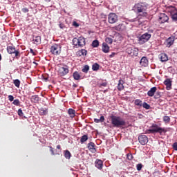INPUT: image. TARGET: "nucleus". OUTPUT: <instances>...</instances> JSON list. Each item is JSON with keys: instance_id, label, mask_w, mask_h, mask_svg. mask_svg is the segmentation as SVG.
I'll return each instance as SVG.
<instances>
[{"instance_id": "obj_1", "label": "nucleus", "mask_w": 177, "mask_h": 177, "mask_svg": "<svg viewBox=\"0 0 177 177\" xmlns=\"http://www.w3.org/2000/svg\"><path fill=\"white\" fill-rule=\"evenodd\" d=\"M110 118L111 122L115 128H122V127L127 125V122L120 116L112 115Z\"/></svg>"}, {"instance_id": "obj_2", "label": "nucleus", "mask_w": 177, "mask_h": 177, "mask_svg": "<svg viewBox=\"0 0 177 177\" xmlns=\"http://www.w3.org/2000/svg\"><path fill=\"white\" fill-rule=\"evenodd\" d=\"M133 10L136 13H142V16L146 17L147 16V3H138L133 6Z\"/></svg>"}, {"instance_id": "obj_3", "label": "nucleus", "mask_w": 177, "mask_h": 177, "mask_svg": "<svg viewBox=\"0 0 177 177\" xmlns=\"http://www.w3.org/2000/svg\"><path fill=\"white\" fill-rule=\"evenodd\" d=\"M151 128L152 129L146 131V133H159L160 135H165L167 132L165 128L160 127L156 124H153Z\"/></svg>"}, {"instance_id": "obj_4", "label": "nucleus", "mask_w": 177, "mask_h": 177, "mask_svg": "<svg viewBox=\"0 0 177 177\" xmlns=\"http://www.w3.org/2000/svg\"><path fill=\"white\" fill-rule=\"evenodd\" d=\"M73 44L77 48L85 46V38H84V37H80L78 38L74 37L73 39Z\"/></svg>"}, {"instance_id": "obj_5", "label": "nucleus", "mask_w": 177, "mask_h": 177, "mask_svg": "<svg viewBox=\"0 0 177 177\" xmlns=\"http://www.w3.org/2000/svg\"><path fill=\"white\" fill-rule=\"evenodd\" d=\"M7 52L9 55H15L16 59H20V51L19 50H16V47H15V46H8Z\"/></svg>"}, {"instance_id": "obj_6", "label": "nucleus", "mask_w": 177, "mask_h": 177, "mask_svg": "<svg viewBox=\"0 0 177 177\" xmlns=\"http://www.w3.org/2000/svg\"><path fill=\"white\" fill-rule=\"evenodd\" d=\"M126 53H128L132 57H136L139 55V48H136L133 46H129L126 49Z\"/></svg>"}, {"instance_id": "obj_7", "label": "nucleus", "mask_w": 177, "mask_h": 177, "mask_svg": "<svg viewBox=\"0 0 177 177\" xmlns=\"http://www.w3.org/2000/svg\"><path fill=\"white\" fill-rule=\"evenodd\" d=\"M50 52L55 56H58L62 53V46H60V44H55L50 47Z\"/></svg>"}, {"instance_id": "obj_8", "label": "nucleus", "mask_w": 177, "mask_h": 177, "mask_svg": "<svg viewBox=\"0 0 177 177\" xmlns=\"http://www.w3.org/2000/svg\"><path fill=\"white\" fill-rule=\"evenodd\" d=\"M58 73L61 77H64V75H67L69 73L68 66L66 65H59L58 68Z\"/></svg>"}, {"instance_id": "obj_9", "label": "nucleus", "mask_w": 177, "mask_h": 177, "mask_svg": "<svg viewBox=\"0 0 177 177\" xmlns=\"http://www.w3.org/2000/svg\"><path fill=\"white\" fill-rule=\"evenodd\" d=\"M118 21V15L114 12H111L108 15V23L109 24H115Z\"/></svg>"}, {"instance_id": "obj_10", "label": "nucleus", "mask_w": 177, "mask_h": 177, "mask_svg": "<svg viewBox=\"0 0 177 177\" xmlns=\"http://www.w3.org/2000/svg\"><path fill=\"white\" fill-rule=\"evenodd\" d=\"M151 38V35L146 32L141 35L138 39V42L140 45H143V44H146L149 39Z\"/></svg>"}, {"instance_id": "obj_11", "label": "nucleus", "mask_w": 177, "mask_h": 177, "mask_svg": "<svg viewBox=\"0 0 177 177\" xmlns=\"http://www.w3.org/2000/svg\"><path fill=\"white\" fill-rule=\"evenodd\" d=\"M169 17L165 14L162 13L159 16L158 21L160 24H164V23H168Z\"/></svg>"}, {"instance_id": "obj_12", "label": "nucleus", "mask_w": 177, "mask_h": 177, "mask_svg": "<svg viewBox=\"0 0 177 177\" xmlns=\"http://www.w3.org/2000/svg\"><path fill=\"white\" fill-rule=\"evenodd\" d=\"M138 142L140 143V145H142V146H145V145H147L149 138H147V136L140 135L138 136Z\"/></svg>"}, {"instance_id": "obj_13", "label": "nucleus", "mask_w": 177, "mask_h": 177, "mask_svg": "<svg viewBox=\"0 0 177 177\" xmlns=\"http://www.w3.org/2000/svg\"><path fill=\"white\" fill-rule=\"evenodd\" d=\"M112 29L115 31L122 32V31H125V30H127V26H125V25H124L123 24H119L118 26H113Z\"/></svg>"}, {"instance_id": "obj_14", "label": "nucleus", "mask_w": 177, "mask_h": 177, "mask_svg": "<svg viewBox=\"0 0 177 177\" xmlns=\"http://www.w3.org/2000/svg\"><path fill=\"white\" fill-rule=\"evenodd\" d=\"M140 64L142 67H147L149 66V59L147 57H142L140 61Z\"/></svg>"}, {"instance_id": "obj_15", "label": "nucleus", "mask_w": 177, "mask_h": 177, "mask_svg": "<svg viewBox=\"0 0 177 177\" xmlns=\"http://www.w3.org/2000/svg\"><path fill=\"white\" fill-rule=\"evenodd\" d=\"M165 85H166V88L167 91H170V89L172 88V81H171V79H167L164 82Z\"/></svg>"}, {"instance_id": "obj_16", "label": "nucleus", "mask_w": 177, "mask_h": 177, "mask_svg": "<svg viewBox=\"0 0 177 177\" xmlns=\"http://www.w3.org/2000/svg\"><path fill=\"white\" fill-rule=\"evenodd\" d=\"M175 41V36H171L170 37H169L167 40V46H172V45H174V42Z\"/></svg>"}, {"instance_id": "obj_17", "label": "nucleus", "mask_w": 177, "mask_h": 177, "mask_svg": "<svg viewBox=\"0 0 177 177\" xmlns=\"http://www.w3.org/2000/svg\"><path fill=\"white\" fill-rule=\"evenodd\" d=\"M95 143L91 142L88 144V149L91 151V153H96V148H95Z\"/></svg>"}, {"instance_id": "obj_18", "label": "nucleus", "mask_w": 177, "mask_h": 177, "mask_svg": "<svg viewBox=\"0 0 177 177\" xmlns=\"http://www.w3.org/2000/svg\"><path fill=\"white\" fill-rule=\"evenodd\" d=\"M156 92H157V87L154 86L150 88V90L147 92V95L150 97H153Z\"/></svg>"}, {"instance_id": "obj_19", "label": "nucleus", "mask_w": 177, "mask_h": 177, "mask_svg": "<svg viewBox=\"0 0 177 177\" xmlns=\"http://www.w3.org/2000/svg\"><path fill=\"white\" fill-rule=\"evenodd\" d=\"M95 165L98 169L103 168V161H102V160L97 159L95 162Z\"/></svg>"}, {"instance_id": "obj_20", "label": "nucleus", "mask_w": 177, "mask_h": 177, "mask_svg": "<svg viewBox=\"0 0 177 177\" xmlns=\"http://www.w3.org/2000/svg\"><path fill=\"white\" fill-rule=\"evenodd\" d=\"M109 50H110V47L109 46V45H107V43H103L102 52H104V53H109Z\"/></svg>"}, {"instance_id": "obj_21", "label": "nucleus", "mask_w": 177, "mask_h": 177, "mask_svg": "<svg viewBox=\"0 0 177 177\" xmlns=\"http://www.w3.org/2000/svg\"><path fill=\"white\" fill-rule=\"evenodd\" d=\"M159 59H160V61L164 62H168V55L165 53H161L159 55Z\"/></svg>"}, {"instance_id": "obj_22", "label": "nucleus", "mask_w": 177, "mask_h": 177, "mask_svg": "<svg viewBox=\"0 0 177 177\" xmlns=\"http://www.w3.org/2000/svg\"><path fill=\"white\" fill-rule=\"evenodd\" d=\"M124 80H119L118 84V91H124Z\"/></svg>"}, {"instance_id": "obj_23", "label": "nucleus", "mask_w": 177, "mask_h": 177, "mask_svg": "<svg viewBox=\"0 0 177 177\" xmlns=\"http://www.w3.org/2000/svg\"><path fill=\"white\" fill-rule=\"evenodd\" d=\"M33 43L35 45H39L41 44V36H36L33 37Z\"/></svg>"}, {"instance_id": "obj_24", "label": "nucleus", "mask_w": 177, "mask_h": 177, "mask_svg": "<svg viewBox=\"0 0 177 177\" xmlns=\"http://www.w3.org/2000/svg\"><path fill=\"white\" fill-rule=\"evenodd\" d=\"M32 103H38L39 102V97L38 95H32L30 98Z\"/></svg>"}, {"instance_id": "obj_25", "label": "nucleus", "mask_w": 177, "mask_h": 177, "mask_svg": "<svg viewBox=\"0 0 177 177\" xmlns=\"http://www.w3.org/2000/svg\"><path fill=\"white\" fill-rule=\"evenodd\" d=\"M134 104L135 106H138V107H142L143 101H142L140 99H136L134 100Z\"/></svg>"}, {"instance_id": "obj_26", "label": "nucleus", "mask_w": 177, "mask_h": 177, "mask_svg": "<svg viewBox=\"0 0 177 177\" xmlns=\"http://www.w3.org/2000/svg\"><path fill=\"white\" fill-rule=\"evenodd\" d=\"M73 75L74 80H75L76 81H78L81 79V75H80V73H78V71L74 72Z\"/></svg>"}, {"instance_id": "obj_27", "label": "nucleus", "mask_w": 177, "mask_h": 177, "mask_svg": "<svg viewBox=\"0 0 177 177\" xmlns=\"http://www.w3.org/2000/svg\"><path fill=\"white\" fill-rule=\"evenodd\" d=\"M68 113L69 114L70 117H71V118H74V117H75V110L73 109H69Z\"/></svg>"}, {"instance_id": "obj_28", "label": "nucleus", "mask_w": 177, "mask_h": 177, "mask_svg": "<svg viewBox=\"0 0 177 177\" xmlns=\"http://www.w3.org/2000/svg\"><path fill=\"white\" fill-rule=\"evenodd\" d=\"M39 113L40 115H46L48 114V110L41 108L39 109Z\"/></svg>"}, {"instance_id": "obj_29", "label": "nucleus", "mask_w": 177, "mask_h": 177, "mask_svg": "<svg viewBox=\"0 0 177 177\" xmlns=\"http://www.w3.org/2000/svg\"><path fill=\"white\" fill-rule=\"evenodd\" d=\"M64 155L65 158L67 160H70V158H71V153H70L68 150L64 151Z\"/></svg>"}, {"instance_id": "obj_30", "label": "nucleus", "mask_w": 177, "mask_h": 177, "mask_svg": "<svg viewBox=\"0 0 177 177\" xmlns=\"http://www.w3.org/2000/svg\"><path fill=\"white\" fill-rule=\"evenodd\" d=\"M79 56H86L87 51L85 49H82L77 52Z\"/></svg>"}, {"instance_id": "obj_31", "label": "nucleus", "mask_w": 177, "mask_h": 177, "mask_svg": "<svg viewBox=\"0 0 177 177\" xmlns=\"http://www.w3.org/2000/svg\"><path fill=\"white\" fill-rule=\"evenodd\" d=\"M99 68H100V65H99V64L95 63L94 64H93L92 70L93 71H97V70H99Z\"/></svg>"}, {"instance_id": "obj_32", "label": "nucleus", "mask_w": 177, "mask_h": 177, "mask_svg": "<svg viewBox=\"0 0 177 177\" xmlns=\"http://www.w3.org/2000/svg\"><path fill=\"white\" fill-rule=\"evenodd\" d=\"M94 122L99 124V122H104V116H101L100 119H94Z\"/></svg>"}, {"instance_id": "obj_33", "label": "nucleus", "mask_w": 177, "mask_h": 177, "mask_svg": "<svg viewBox=\"0 0 177 177\" xmlns=\"http://www.w3.org/2000/svg\"><path fill=\"white\" fill-rule=\"evenodd\" d=\"M88 140V135H84L80 139L81 143H85Z\"/></svg>"}, {"instance_id": "obj_34", "label": "nucleus", "mask_w": 177, "mask_h": 177, "mask_svg": "<svg viewBox=\"0 0 177 177\" xmlns=\"http://www.w3.org/2000/svg\"><path fill=\"white\" fill-rule=\"evenodd\" d=\"M13 84L17 88H20V80L19 79L15 80Z\"/></svg>"}, {"instance_id": "obj_35", "label": "nucleus", "mask_w": 177, "mask_h": 177, "mask_svg": "<svg viewBox=\"0 0 177 177\" xmlns=\"http://www.w3.org/2000/svg\"><path fill=\"white\" fill-rule=\"evenodd\" d=\"M171 15L173 21H177V11L174 13H171Z\"/></svg>"}, {"instance_id": "obj_36", "label": "nucleus", "mask_w": 177, "mask_h": 177, "mask_svg": "<svg viewBox=\"0 0 177 177\" xmlns=\"http://www.w3.org/2000/svg\"><path fill=\"white\" fill-rule=\"evenodd\" d=\"M92 46H93V48H97V46H99V41L98 40L93 41Z\"/></svg>"}, {"instance_id": "obj_37", "label": "nucleus", "mask_w": 177, "mask_h": 177, "mask_svg": "<svg viewBox=\"0 0 177 177\" xmlns=\"http://www.w3.org/2000/svg\"><path fill=\"white\" fill-rule=\"evenodd\" d=\"M163 121L164 122H166L167 124H168L171 122V118H169V116H164Z\"/></svg>"}, {"instance_id": "obj_38", "label": "nucleus", "mask_w": 177, "mask_h": 177, "mask_svg": "<svg viewBox=\"0 0 177 177\" xmlns=\"http://www.w3.org/2000/svg\"><path fill=\"white\" fill-rule=\"evenodd\" d=\"M142 107H143L144 109H145L146 110H149L150 109V105L149 104H147V102H143Z\"/></svg>"}, {"instance_id": "obj_39", "label": "nucleus", "mask_w": 177, "mask_h": 177, "mask_svg": "<svg viewBox=\"0 0 177 177\" xmlns=\"http://www.w3.org/2000/svg\"><path fill=\"white\" fill-rule=\"evenodd\" d=\"M105 42H106V44H113V39H111V37H106V38L105 39Z\"/></svg>"}, {"instance_id": "obj_40", "label": "nucleus", "mask_w": 177, "mask_h": 177, "mask_svg": "<svg viewBox=\"0 0 177 177\" xmlns=\"http://www.w3.org/2000/svg\"><path fill=\"white\" fill-rule=\"evenodd\" d=\"M83 73H88L89 71V66L85 65L84 68L82 70Z\"/></svg>"}, {"instance_id": "obj_41", "label": "nucleus", "mask_w": 177, "mask_h": 177, "mask_svg": "<svg viewBox=\"0 0 177 177\" xmlns=\"http://www.w3.org/2000/svg\"><path fill=\"white\" fill-rule=\"evenodd\" d=\"M12 104H14V106H20V100H19V99L15 100Z\"/></svg>"}, {"instance_id": "obj_42", "label": "nucleus", "mask_w": 177, "mask_h": 177, "mask_svg": "<svg viewBox=\"0 0 177 177\" xmlns=\"http://www.w3.org/2000/svg\"><path fill=\"white\" fill-rule=\"evenodd\" d=\"M137 171H142V168H143V165L142 163H139L136 165Z\"/></svg>"}, {"instance_id": "obj_43", "label": "nucleus", "mask_w": 177, "mask_h": 177, "mask_svg": "<svg viewBox=\"0 0 177 177\" xmlns=\"http://www.w3.org/2000/svg\"><path fill=\"white\" fill-rule=\"evenodd\" d=\"M18 115H19V117H23V115H24V113H23V110H21V109H19L18 110Z\"/></svg>"}, {"instance_id": "obj_44", "label": "nucleus", "mask_w": 177, "mask_h": 177, "mask_svg": "<svg viewBox=\"0 0 177 177\" xmlns=\"http://www.w3.org/2000/svg\"><path fill=\"white\" fill-rule=\"evenodd\" d=\"M127 158L128 160H133V156L132 155V153H127Z\"/></svg>"}, {"instance_id": "obj_45", "label": "nucleus", "mask_w": 177, "mask_h": 177, "mask_svg": "<svg viewBox=\"0 0 177 177\" xmlns=\"http://www.w3.org/2000/svg\"><path fill=\"white\" fill-rule=\"evenodd\" d=\"M29 11L30 10H28V8H24L21 9V12H23V13H28Z\"/></svg>"}, {"instance_id": "obj_46", "label": "nucleus", "mask_w": 177, "mask_h": 177, "mask_svg": "<svg viewBox=\"0 0 177 177\" xmlns=\"http://www.w3.org/2000/svg\"><path fill=\"white\" fill-rule=\"evenodd\" d=\"M8 100H10V102H13V100H15V97L12 95H8Z\"/></svg>"}, {"instance_id": "obj_47", "label": "nucleus", "mask_w": 177, "mask_h": 177, "mask_svg": "<svg viewBox=\"0 0 177 177\" xmlns=\"http://www.w3.org/2000/svg\"><path fill=\"white\" fill-rule=\"evenodd\" d=\"M102 86H107V82H103L99 84V87L102 88Z\"/></svg>"}, {"instance_id": "obj_48", "label": "nucleus", "mask_w": 177, "mask_h": 177, "mask_svg": "<svg viewBox=\"0 0 177 177\" xmlns=\"http://www.w3.org/2000/svg\"><path fill=\"white\" fill-rule=\"evenodd\" d=\"M49 148H50V151L51 153V155L55 156V151L53 150V147H49Z\"/></svg>"}, {"instance_id": "obj_49", "label": "nucleus", "mask_w": 177, "mask_h": 177, "mask_svg": "<svg viewBox=\"0 0 177 177\" xmlns=\"http://www.w3.org/2000/svg\"><path fill=\"white\" fill-rule=\"evenodd\" d=\"M156 96V99H158V97H161V92L157 91Z\"/></svg>"}, {"instance_id": "obj_50", "label": "nucleus", "mask_w": 177, "mask_h": 177, "mask_svg": "<svg viewBox=\"0 0 177 177\" xmlns=\"http://www.w3.org/2000/svg\"><path fill=\"white\" fill-rule=\"evenodd\" d=\"M73 26H74V27H76V28L80 27V24L77 23V21H73Z\"/></svg>"}, {"instance_id": "obj_51", "label": "nucleus", "mask_w": 177, "mask_h": 177, "mask_svg": "<svg viewBox=\"0 0 177 177\" xmlns=\"http://www.w3.org/2000/svg\"><path fill=\"white\" fill-rule=\"evenodd\" d=\"M173 149L174 150H176V151H177V142H174L173 144Z\"/></svg>"}, {"instance_id": "obj_52", "label": "nucleus", "mask_w": 177, "mask_h": 177, "mask_svg": "<svg viewBox=\"0 0 177 177\" xmlns=\"http://www.w3.org/2000/svg\"><path fill=\"white\" fill-rule=\"evenodd\" d=\"M59 27L62 29L64 28L66 26H64V24H59Z\"/></svg>"}, {"instance_id": "obj_53", "label": "nucleus", "mask_w": 177, "mask_h": 177, "mask_svg": "<svg viewBox=\"0 0 177 177\" xmlns=\"http://www.w3.org/2000/svg\"><path fill=\"white\" fill-rule=\"evenodd\" d=\"M30 53H32V55H33L34 56H35V53H34V50H32V48H30Z\"/></svg>"}, {"instance_id": "obj_54", "label": "nucleus", "mask_w": 177, "mask_h": 177, "mask_svg": "<svg viewBox=\"0 0 177 177\" xmlns=\"http://www.w3.org/2000/svg\"><path fill=\"white\" fill-rule=\"evenodd\" d=\"M57 149H58V150H62V147L60 145H57Z\"/></svg>"}, {"instance_id": "obj_55", "label": "nucleus", "mask_w": 177, "mask_h": 177, "mask_svg": "<svg viewBox=\"0 0 177 177\" xmlns=\"http://www.w3.org/2000/svg\"><path fill=\"white\" fill-rule=\"evenodd\" d=\"M73 88H77V86H78V85L73 84Z\"/></svg>"}, {"instance_id": "obj_56", "label": "nucleus", "mask_w": 177, "mask_h": 177, "mask_svg": "<svg viewBox=\"0 0 177 177\" xmlns=\"http://www.w3.org/2000/svg\"><path fill=\"white\" fill-rule=\"evenodd\" d=\"M2 60V55L0 54V62Z\"/></svg>"}, {"instance_id": "obj_57", "label": "nucleus", "mask_w": 177, "mask_h": 177, "mask_svg": "<svg viewBox=\"0 0 177 177\" xmlns=\"http://www.w3.org/2000/svg\"><path fill=\"white\" fill-rule=\"evenodd\" d=\"M114 56V53L110 55V57H113Z\"/></svg>"}, {"instance_id": "obj_58", "label": "nucleus", "mask_w": 177, "mask_h": 177, "mask_svg": "<svg viewBox=\"0 0 177 177\" xmlns=\"http://www.w3.org/2000/svg\"><path fill=\"white\" fill-rule=\"evenodd\" d=\"M33 63H34V64H36V66L38 65V64L37 62H34Z\"/></svg>"}, {"instance_id": "obj_59", "label": "nucleus", "mask_w": 177, "mask_h": 177, "mask_svg": "<svg viewBox=\"0 0 177 177\" xmlns=\"http://www.w3.org/2000/svg\"><path fill=\"white\" fill-rule=\"evenodd\" d=\"M107 89L106 90H104L103 92H104V93H106V92H107Z\"/></svg>"}, {"instance_id": "obj_60", "label": "nucleus", "mask_w": 177, "mask_h": 177, "mask_svg": "<svg viewBox=\"0 0 177 177\" xmlns=\"http://www.w3.org/2000/svg\"><path fill=\"white\" fill-rule=\"evenodd\" d=\"M46 1H48V2H50V0H46Z\"/></svg>"}]
</instances>
